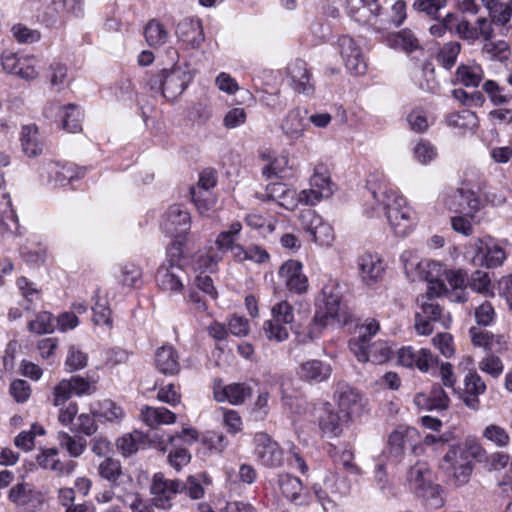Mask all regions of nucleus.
<instances>
[{
	"label": "nucleus",
	"instance_id": "obj_1",
	"mask_svg": "<svg viewBox=\"0 0 512 512\" xmlns=\"http://www.w3.org/2000/svg\"><path fill=\"white\" fill-rule=\"evenodd\" d=\"M481 446L474 440L451 445L440 462L447 484L453 488L467 485L473 471V459L481 454Z\"/></svg>",
	"mask_w": 512,
	"mask_h": 512
},
{
	"label": "nucleus",
	"instance_id": "obj_2",
	"mask_svg": "<svg viewBox=\"0 0 512 512\" xmlns=\"http://www.w3.org/2000/svg\"><path fill=\"white\" fill-rule=\"evenodd\" d=\"M404 269L407 275L414 279L425 280L427 282L426 299H435L446 291L442 276L443 265L436 261H406Z\"/></svg>",
	"mask_w": 512,
	"mask_h": 512
},
{
	"label": "nucleus",
	"instance_id": "obj_3",
	"mask_svg": "<svg viewBox=\"0 0 512 512\" xmlns=\"http://www.w3.org/2000/svg\"><path fill=\"white\" fill-rule=\"evenodd\" d=\"M341 299V289L337 283L330 282L325 285L318 299L316 320H325L329 324L344 322L346 310Z\"/></svg>",
	"mask_w": 512,
	"mask_h": 512
},
{
	"label": "nucleus",
	"instance_id": "obj_4",
	"mask_svg": "<svg viewBox=\"0 0 512 512\" xmlns=\"http://www.w3.org/2000/svg\"><path fill=\"white\" fill-rule=\"evenodd\" d=\"M191 217L189 212L181 205L174 204L167 210L162 224L165 233L175 238L174 246L177 254H181L183 245L190 230Z\"/></svg>",
	"mask_w": 512,
	"mask_h": 512
},
{
	"label": "nucleus",
	"instance_id": "obj_5",
	"mask_svg": "<svg viewBox=\"0 0 512 512\" xmlns=\"http://www.w3.org/2000/svg\"><path fill=\"white\" fill-rule=\"evenodd\" d=\"M350 350L359 362L371 361L382 364L388 361L393 353L392 347L386 341L369 343L366 335L357 336L350 341Z\"/></svg>",
	"mask_w": 512,
	"mask_h": 512
},
{
	"label": "nucleus",
	"instance_id": "obj_6",
	"mask_svg": "<svg viewBox=\"0 0 512 512\" xmlns=\"http://www.w3.org/2000/svg\"><path fill=\"white\" fill-rule=\"evenodd\" d=\"M300 220L303 228L310 234L314 242L323 247L332 245L335 240L332 226L316 214L314 210L308 209L301 212Z\"/></svg>",
	"mask_w": 512,
	"mask_h": 512
},
{
	"label": "nucleus",
	"instance_id": "obj_7",
	"mask_svg": "<svg viewBox=\"0 0 512 512\" xmlns=\"http://www.w3.org/2000/svg\"><path fill=\"white\" fill-rule=\"evenodd\" d=\"M310 188L302 190L304 205H315L324 198L333 194V185L330 176L323 167L316 168L310 177Z\"/></svg>",
	"mask_w": 512,
	"mask_h": 512
},
{
	"label": "nucleus",
	"instance_id": "obj_8",
	"mask_svg": "<svg viewBox=\"0 0 512 512\" xmlns=\"http://www.w3.org/2000/svg\"><path fill=\"white\" fill-rule=\"evenodd\" d=\"M192 80V75L183 66H174L170 71L163 72L160 80L162 94L168 100H174L187 88Z\"/></svg>",
	"mask_w": 512,
	"mask_h": 512
},
{
	"label": "nucleus",
	"instance_id": "obj_9",
	"mask_svg": "<svg viewBox=\"0 0 512 512\" xmlns=\"http://www.w3.org/2000/svg\"><path fill=\"white\" fill-rule=\"evenodd\" d=\"M186 274L175 260L165 261L158 269L156 282L163 291L171 293L180 292L184 288Z\"/></svg>",
	"mask_w": 512,
	"mask_h": 512
},
{
	"label": "nucleus",
	"instance_id": "obj_10",
	"mask_svg": "<svg viewBox=\"0 0 512 512\" xmlns=\"http://www.w3.org/2000/svg\"><path fill=\"white\" fill-rule=\"evenodd\" d=\"M241 230V223L236 221L230 224L228 230L220 232L215 240L217 252L212 255L202 257V266L212 271L216 264L222 259L223 254L226 251H230L237 244L236 238L240 234Z\"/></svg>",
	"mask_w": 512,
	"mask_h": 512
},
{
	"label": "nucleus",
	"instance_id": "obj_11",
	"mask_svg": "<svg viewBox=\"0 0 512 512\" xmlns=\"http://www.w3.org/2000/svg\"><path fill=\"white\" fill-rule=\"evenodd\" d=\"M153 501L161 509H169L172 506V498L181 492L179 480H168L162 473L153 476L151 487Z\"/></svg>",
	"mask_w": 512,
	"mask_h": 512
},
{
	"label": "nucleus",
	"instance_id": "obj_12",
	"mask_svg": "<svg viewBox=\"0 0 512 512\" xmlns=\"http://www.w3.org/2000/svg\"><path fill=\"white\" fill-rule=\"evenodd\" d=\"M287 73L290 86L296 93L305 96L314 94L315 83L305 61L301 59L294 60L288 65Z\"/></svg>",
	"mask_w": 512,
	"mask_h": 512
},
{
	"label": "nucleus",
	"instance_id": "obj_13",
	"mask_svg": "<svg viewBox=\"0 0 512 512\" xmlns=\"http://www.w3.org/2000/svg\"><path fill=\"white\" fill-rule=\"evenodd\" d=\"M337 44L346 68L356 75L365 73L366 62L361 48L355 40L350 36L343 35L338 38Z\"/></svg>",
	"mask_w": 512,
	"mask_h": 512
},
{
	"label": "nucleus",
	"instance_id": "obj_14",
	"mask_svg": "<svg viewBox=\"0 0 512 512\" xmlns=\"http://www.w3.org/2000/svg\"><path fill=\"white\" fill-rule=\"evenodd\" d=\"M474 261L487 268L501 266L506 260V253L502 247L491 239H478L475 242Z\"/></svg>",
	"mask_w": 512,
	"mask_h": 512
},
{
	"label": "nucleus",
	"instance_id": "obj_15",
	"mask_svg": "<svg viewBox=\"0 0 512 512\" xmlns=\"http://www.w3.org/2000/svg\"><path fill=\"white\" fill-rule=\"evenodd\" d=\"M398 362L405 367L418 368L421 372H428L438 363V358L429 349H414L411 346L403 347L398 351Z\"/></svg>",
	"mask_w": 512,
	"mask_h": 512
},
{
	"label": "nucleus",
	"instance_id": "obj_16",
	"mask_svg": "<svg viewBox=\"0 0 512 512\" xmlns=\"http://www.w3.org/2000/svg\"><path fill=\"white\" fill-rule=\"evenodd\" d=\"M394 208L388 210L385 214L387 221L395 235L404 237L409 233L412 223V210L407 205L406 199H394Z\"/></svg>",
	"mask_w": 512,
	"mask_h": 512
},
{
	"label": "nucleus",
	"instance_id": "obj_17",
	"mask_svg": "<svg viewBox=\"0 0 512 512\" xmlns=\"http://www.w3.org/2000/svg\"><path fill=\"white\" fill-rule=\"evenodd\" d=\"M378 0H347L346 13L360 25H372L380 12Z\"/></svg>",
	"mask_w": 512,
	"mask_h": 512
},
{
	"label": "nucleus",
	"instance_id": "obj_18",
	"mask_svg": "<svg viewBox=\"0 0 512 512\" xmlns=\"http://www.w3.org/2000/svg\"><path fill=\"white\" fill-rule=\"evenodd\" d=\"M278 275L290 291L300 294L307 290L308 280L302 272V264L299 261H286L280 267Z\"/></svg>",
	"mask_w": 512,
	"mask_h": 512
},
{
	"label": "nucleus",
	"instance_id": "obj_19",
	"mask_svg": "<svg viewBox=\"0 0 512 512\" xmlns=\"http://www.w3.org/2000/svg\"><path fill=\"white\" fill-rule=\"evenodd\" d=\"M266 196L275 201L279 206L287 210H294L299 204H303L302 191L297 192L294 188L284 183H271L266 187Z\"/></svg>",
	"mask_w": 512,
	"mask_h": 512
},
{
	"label": "nucleus",
	"instance_id": "obj_20",
	"mask_svg": "<svg viewBox=\"0 0 512 512\" xmlns=\"http://www.w3.org/2000/svg\"><path fill=\"white\" fill-rule=\"evenodd\" d=\"M279 487L283 496L295 505L306 506L311 501V496L308 490L303 487L300 479L292 475H281L279 477Z\"/></svg>",
	"mask_w": 512,
	"mask_h": 512
},
{
	"label": "nucleus",
	"instance_id": "obj_21",
	"mask_svg": "<svg viewBox=\"0 0 512 512\" xmlns=\"http://www.w3.org/2000/svg\"><path fill=\"white\" fill-rule=\"evenodd\" d=\"M57 455V448L42 449L36 458L37 464L43 469L53 471L59 477L70 476L76 468V463L72 460L62 462Z\"/></svg>",
	"mask_w": 512,
	"mask_h": 512
},
{
	"label": "nucleus",
	"instance_id": "obj_22",
	"mask_svg": "<svg viewBox=\"0 0 512 512\" xmlns=\"http://www.w3.org/2000/svg\"><path fill=\"white\" fill-rule=\"evenodd\" d=\"M307 115V110L301 108H294L287 113L282 120L281 129L288 139L298 140L304 135L308 126Z\"/></svg>",
	"mask_w": 512,
	"mask_h": 512
},
{
	"label": "nucleus",
	"instance_id": "obj_23",
	"mask_svg": "<svg viewBox=\"0 0 512 512\" xmlns=\"http://www.w3.org/2000/svg\"><path fill=\"white\" fill-rule=\"evenodd\" d=\"M357 264L360 277L366 284L372 285L381 280L384 266L378 255L365 253L358 258Z\"/></svg>",
	"mask_w": 512,
	"mask_h": 512
},
{
	"label": "nucleus",
	"instance_id": "obj_24",
	"mask_svg": "<svg viewBox=\"0 0 512 512\" xmlns=\"http://www.w3.org/2000/svg\"><path fill=\"white\" fill-rule=\"evenodd\" d=\"M332 373L329 363L310 359L300 364L298 375L300 379L308 383H321L326 381Z\"/></svg>",
	"mask_w": 512,
	"mask_h": 512
},
{
	"label": "nucleus",
	"instance_id": "obj_25",
	"mask_svg": "<svg viewBox=\"0 0 512 512\" xmlns=\"http://www.w3.org/2000/svg\"><path fill=\"white\" fill-rule=\"evenodd\" d=\"M155 365L157 370L163 375H177L181 370L177 350L170 345L158 348L155 353Z\"/></svg>",
	"mask_w": 512,
	"mask_h": 512
},
{
	"label": "nucleus",
	"instance_id": "obj_26",
	"mask_svg": "<svg viewBox=\"0 0 512 512\" xmlns=\"http://www.w3.org/2000/svg\"><path fill=\"white\" fill-rule=\"evenodd\" d=\"M318 425L322 435L327 438H336L342 434V419L333 410V408L326 404L318 410Z\"/></svg>",
	"mask_w": 512,
	"mask_h": 512
},
{
	"label": "nucleus",
	"instance_id": "obj_27",
	"mask_svg": "<svg viewBox=\"0 0 512 512\" xmlns=\"http://www.w3.org/2000/svg\"><path fill=\"white\" fill-rule=\"evenodd\" d=\"M40 175L43 180L54 186H64L75 177L71 166L62 165L57 162L43 164L40 168Z\"/></svg>",
	"mask_w": 512,
	"mask_h": 512
},
{
	"label": "nucleus",
	"instance_id": "obj_28",
	"mask_svg": "<svg viewBox=\"0 0 512 512\" xmlns=\"http://www.w3.org/2000/svg\"><path fill=\"white\" fill-rule=\"evenodd\" d=\"M20 143L23 153L30 158L37 157L44 151V141L35 124L22 126L20 131Z\"/></svg>",
	"mask_w": 512,
	"mask_h": 512
},
{
	"label": "nucleus",
	"instance_id": "obj_29",
	"mask_svg": "<svg viewBox=\"0 0 512 512\" xmlns=\"http://www.w3.org/2000/svg\"><path fill=\"white\" fill-rule=\"evenodd\" d=\"M259 443L257 455L261 462L268 467H277L282 462V451L278 444L272 441L266 434L256 436Z\"/></svg>",
	"mask_w": 512,
	"mask_h": 512
},
{
	"label": "nucleus",
	"instance_id": "obj_30",
	"mask_svg": "<svg viewBox=\"0 0 512 512\" xmlns=\"http://www.w3.org/2000/svg\"><path fill=\"white\" fill-rule=\"evenodd\" d=\"M251 388L246 384L233 383L214 389V398L218 402L228 401L232 405L244 403L251 396Z\"/></svg>",
	"mask_w": 512,
	"mask_h": 512
},
{
	"label": "nucleus",
	"instance_id": "obj_31",
	"mask_svg": "<svg viewBox=\"0 0 512 512\" xmlns=\"http://www.w3.org/2000/svg\"><path fill=\"white\" fill-rule=\"evenodd\" d=\"M176 34L183 42L193 48L204 41V33L199 21L183 20L177 25Z\"/></svg>",
	"mask_w": 512,
	"mask_h": 512
},
{
	"label": "nucleus",
	"instance_id": "obj_32",
	"mask_svg": "<svg viewBox=\"0 0 512 512\" xmlns=\"http://www.w3.org/2000/svg\"><path fill=\"white\" fill-rule=\"evenodd\" d=\"M141 419L151 428L160 425L173 424L176 421V414L164 407L144 406L140 413Z\"/></svg>",
	"mask_w": 512,
	"mask_h": 512
},
{
	"label": "nucleus",
	"instance_id": "obj_33",
	"mask_svg": "<svg viewBox=\"0 0 512 512\" xmlns=\"http://www.w3.org/2000/svg\"><path fill=\"white\" fill-rule=\"evenodd\" d=\"M417 431L413 428L397 429L393 431L388 439L389 453L398 459L404 453L406 446L411 445V441L415 438Z\"/></svg>",
	"mask_w": 512,
	"mask_h": 512
},
{
	"label": "nucleus",
	"instance_id": "obj_34",
	"mask_svg": "<svg viewBox=\"0 0 512 512\" xmlns=\"http://www.w3.org/2000/svg\"><path fill=\"white\" fill-rule=\"evenodd\" d=\"M386 44L394 49H401L407 53L420 48L418 38L410 29H403L399 32L389 33L386 36Z\"/></svg>",
	"mask_w": 512,
	"mask_h": 512
},
{
	"label": "nucleus",
	"instance_id": "obj_35",
	"mask_svg": "<svg viewBox=\"0 0 512 512\" xmlns=\"http://www.w3.org/2000/svg\"><path fill=\"white\" fill-rule=\"evenodd\" d=\"M91 412L99 420L103 419L115 424L120 423L125 417L123 408L110 399L99 401L97 405L92 408Z\"/></svg>",
	"mask_w": 512,
	"mask_h": 512
},
{
	"label": "nucleus",
	"instance_id": "obj_36",
	"mask_svg": "<svg viewBox=\"0 0 512 512\" xmlns=\"http://www.w3.org/2000/svg\"><path fill=\"white\" fill-rule=\"evenodd\" d=\"M337 484V480L329 478L324 481L323 486L320 484L314 485V493L324 512H333L336 507L333 496L338 493Z\"/></svg>",
	"mask_w": 512,
	"mask_h": 512
},
{
	"label": "nucleus",
	"instance_id": "obj_37",
	"mask_svg": "<svg viewBox=\"0 0 512 512\" xmlns=\"http://www.w3.org/2000/svg\"><path fill=\"white\" fill-rule=\"evenodd\" d=\"M338 405L345 417L358 413L362 407V397L360 393L351 388L343 387L338 395Z\"/></svg>",
	"mask_w": 512,
	"mask_h": 512
},
{
	"label": "nucleus",
	"instance_id": "obj_38",
	"mask_svg": "<svg viewBox=\"0 0 512 512\" xmlns=\"http://www.w3.org/2000/svg\"><path fill=\"white\" fill-rule=\"evenodd\" d=\"M433 480V473L426 462H417L410 467L407 473V481L413 491L422 489L423 485Z\"/></svg>",
	"mask_w": 512,
	"mask_h": 512
},
{
	"label": "nucleus",
	"instance_id": "obj_39",
	"mask_svg": "<svg viewBox=\"0 0 512 512\" xmlns=\"http://www.w3.org/2000/svg\"><path fill=\"white\" fill-rule=\"evenodd\" d=\"M146 443V436L143 432L135 430L125 434L117 440V449L124 457L135 454Z\"/></svg>",
	"mask_w": 512,
	"mask_h": 512
},
{
	"label": "nucleus",
	"instance_id": "obj_40",
	"mask_svg": "<svg viewBox=\"0 0 512 512\" xmlns=\"http://www.w3.org/2000/svg\"><path fill=\"white\" fill-rule=\"evenodd\" d=\"M484 77V71L479 64L460 65L457 67L456 81L466 87H477Z\"/></svg>",
	"mask_w": 512,
	"mask_h": 512
},
{
	"label": "nucleus",
	"instance_id": "obj_41",
	"mask_svg": "<svg viewBox=\"0 0 512 512\" xmlns=\"http://www.w3.org/2000/svg\"><path fill=\"white\" fill-rule=\"evenodd\" d=\"M62 128L69 133H78L82 130L83 113L75 104H68L62 108Z\"/></svg>",
	"mask_w": 512,
	"mask_h": 512
},
{
	"label": "nucleus",
	"instance_id": "obj_42",
	"mask_svg": "<svg viewBox=\"0 0 512 512\" xmlns=\"http://www.w3.org/2000/svg\"><path fill=\"white\" fill-rule=\"evenodd\" d=\"M57 440L60 447L74 458L81 456L86 449V440L83 437L71 436L67 432H58Z\"/></svg>",
	"mask_w": 512,
	"mask_h": 512
},
{
	"label": "nucleus",
	"instance_id": "obj_43",
	"mask_svg": "<svg viewBox=\"0 0 512 512\" xmlns=\"http://www.w3.org/2000/svg\"><path fill=\"white\" fill-rule=\"evenodd\" d=\"M98 473L114 486L118 485L124 477L120 462L112 458H106L99 464Z\"/></svg>",
	"mask_w": 512,
	"mask_h": 512
},
{
	"label": "nucleus",
	"instance_id": "obj_44",
	"mask_svg": "<svg viewBox=\"0 0 512 512\" xmlns=\"http://www.w3.org/2000/svg\"><path fill=\"white\" fill-rule=\"evenodd\" d=\"M262 331L269 341L280 343L289 338L290 327L270 318L264 321Z\"/></svg>",
	"mask_w": 512,
	"mask_h": 512
},
{
	"label": "nucleus",
	"instance_id": "obj_45",
	"mask_svg": "<svg viewBox=\"0 0 512 512\" xmlns=\"http://www.w3.org/2000/svg\"><path fill=\"white\" fill-rule=\"evenodd\" d=\"M482 52L488 59L499 62H506L511 55L509 44L503 40L486 41Z\"/></svg>",
	"mask_w": 512,
	"mask_h": 512
},
{
	"label": "nucleus",
	"instance_id": "obj_46",
	"mask_svg": "<svg viewBox=\"0 0 512 512\" xmlns=\"http://www.w3.org/2000/svg\"><path fill=\"white\" fill-rule=\"evenodd\" d=\"M420 314L426 316V318L433 322H439L443 327H448L451 319L449 315H445L443 309L435 299H426L421 303Z\"/></svg>",
	"mask_w": 512,
	"mask_h": 512
},
{
	"label": "nucleus",
	"instance_id": "obj_47",
	"mask_svg": "<svg viewBox=\"0 0 512 512\" xmlns=\"http://www.w3.org/2000/svg\"><path fill=\"white\" fill-rule=\"evenodd\" d=\"M414 492L431 508H438L443 505V498L441 496L442 489L440 485L433 480L429 484L423 485L422 489H417Z\"/></svg>",
	"mask_w": 512,
	"mask_h": 512
},
{
	"label": "nucleus",
	"instance_id": "obj_48",
	"mask_svg": "<svg viewBox=\"0 0 512 512\" xmlns=\"http://www.w3.org/2000/svg\"><path fill=\"white\" fill-rule=\"evenodd\" d=\"M293 166L290 164L289 155L286 152L275 157L268 166L263 169V174L267 177L271 175L285 177L291 172Z\"/></svg>",
	"mask_w": 512,
	"mask_h": 512
},
{
	"label": "nucleus",
	"instance_id": "obj_49",
	"mask_svg": "<svg viewBox=\"0 0 512 512\" xmlns=\"http://www.w3.org/2000/svg\"><path fill=\"white\" fill-rule=\"evenodd\" d=\"M144 36L149 46L159 47L166 43L168 33L163 25L152 20L147 24L144 30Z\"/></svg>",
	"mask_w": 512,
	"mask_h": 512
},
{
	"label": "nucleus",
	"instance_id": "obj_50",
	"mask_svg": "<svg viewBox=\"0 0 512 512\" xmlns=\"http://www.w3.org/2000/svg\"><path fill=\"white\" fill-rule=\"evenodd\" d=\"M9 500L17 506L25 507L35 498V492L27 483L14 485L8 494Z\"/></svg>",
	"mask_w": 512,
	"mask_h": 512
},
{
	"label": "nucleus",
	"instance_id": "obj_51",
	"mask_svg": "<svg viewBox=\"0 0 512 512\" xmlns=\"http://www.w3.org/2000/svg\"><path fill=\"white\" fill-rule=\"evenodd\" d=\"M328 325L330 324L325 320H316L315 315L308 325L300 327L295 333L299 342L306 343L318 338L322 330Z\"/></svg>",
	"mask_w": 512,
	"mask_h": 512
},
{
	"label": "nucleus",
	"instance_id": "obj_52",
	"mask_svg": "<svg viewBox=\"0 0 512 512\" xmlns=\"http://www.w3.org/2000/svg\"><path fill=\"white\" fill-rule=\"evenodd\" d=\"M469 287L472 291L485 296H493L491 280L487 272L476 270L471 274Z\"/></svg>",
	"mask_w": 512,
	"mask_h": 512
},
{
	"label": "nucleus",
	"instance_id": "obj_53",
	"mask_svg": "<svg viewBox=\"0 0 512 512\" xmlns=\"http://www.w3.org/2000/svg\"><path fill=\"white\" fill-rule=\"evenodd\" d=\"M449 124L464 131H473L477 127V117L470 110H462L449 117Z\"/></svg>",
	"mask_w": 512,
	"mask_h": 512
},
{
	"label": "nucleus",
	"instance_id": "obj_54",
	"mask_svg": "<svg viewBox=\"0 0 512 512\" xmlns=\"http://www.w3.org/2000/svg\"><path fill=\"white\" fill-rule=\"evenodd\" d=\"M88 355L77 346H70L65 361V367L68 372L81 370L87 366Z\"/></svg>",
	"mask_w": 512,
	"mask_h": 512
},
{
	"label": "nucleus",
	"instance_id": "obj_55",
	"mask_svg": "<svg viewBox=\"0 0 512 512\" xmlns=\"http://www.w3.org/2000/svg\"><path fill=\"white\" fill-rule=\"evenodd\" d=\"M483 437L499 448L507 447L510 442L508 432L497 424L488 425L483 431Z\"/></svg>",
	"mask_w": 512,
	"mask_h": 512
},
{
	"label": "nucleus",
	"instance_id": "obj_56",
	"mask_svg": "<svg viewBox=\"0 0 512 512\" xmlns=\"http://www.w3.org/2000/svg\"><path fill=\"white\" fill-rule=\"evenodd\" d=\"M271 318L290 327L294 321V307L287 300H281L272 306Z\"/></svg>",
	"mask_w": 512,
	"mask_h": 512
},
{
	"label": "nucleus",
	"instance_id": "obj_57",
	"mask_svg": "<svg viewBox=\"0 0 512 512\" xmlns=\"http://www.w3.org/2000/svg\"><path fill=\"white\" fill-rule=\"evenodd\" d=\"M460 50V43L455 41L447 42L440 49L437 59L444 68L450 69L455 64Z\"/></svg>",
	"mask_w": 512,
	"mask_h": 512
},
{
	"label": "nucleus",
	"instance_id": "obj_58",
	"mask_svg": "<svg viewBox=\"0 0 512 512\" xmlns=\"http://www.w3.org/2000/svg\"><path fill=\"white\" fill-rule=\"evenodd\" d=\"M483 91L488 95L491 102L495 105H502L508 103L512 95L505 93L504 88L500 87L497 82L487 80L483 86Z\"/></svg>",
	"mask_w": 512,
	"mask_h": 512
},
{
	"label": "nucleus",
	"instance_id": "obj_59",
	"mask_svg": "<svg viewBox=\"0 0 512 512\" xmlns=\"http://www.w3.org/2000/svg\"><path fill=\"white\" fill-rule=\"evenodd\" d=\"M469 334L472 344L474 346L483 348L484 350H492L495 343H498L492 333L477 327H471Z\"/></svg>",
	"mask_w": 512,
	"mask_h": 512
},
{
	"label": "nucleus",
	"instance_id": "obj_60",
	"mask_svg": "<svg viewBox=\"0 0 512 512\" xmlns=\"http://www.w3.org/2000/svg\"><path fill=\"white\" fill-rule=\"evenodd\" d=\"M245 222L249 227L260 230L263 236H267L275 230L276 221L268 220L258 213L247 214Z\"/></svg>",
	"mask_w": 512,
	"mask_h": 512
},
{
	"label": "nucleus",
	"instance_id": "obj_61",
	"mask_svg": "<svg viewBox=\"0 0 512 512\" xmlns=\"http://www.w3.org/2000/svg\"><path fill=\"white\" fill-rule=\"evenodd\" d=\"M28 329L32 333L46 334L54 330L52 315L48 312H41L36 315L35 319L28 323Z\"/></svg>",
	"mask_w": 512,
	"mask_h": 512
},
{
	"label": "nucleus",
	"instance_id": "obj_62",
	"mask_svg": "<svg viewBox=\"0 0 512 512\" xmlns=\"http://www.w3.org/2000/svg\"><path fill=\"white\" fill-rule=\"evenodd\" d=\"M12 33L17 42L23 44H32L40 40L41 34L36 29H31L24 24H15L12 27Z\"/></svg>",
	"mask_w": 512,
	"mask_h": 512
},
{
	"label": "nucleus",
	"instance_id": "obj_63",
	"mask_svg": "<svg viewBox=\"0 0 512 512\" xmlns=\"http://www.w3.org/2000/svg\"><path fill=\"white\" fill-rule=\"evenodd\" d=\"M74 395L68 379H62L52 391V404L56 407L65 404Z\"/></svg>",
	"mask_w": 512,
	"mask_h": 512
},
{
	"label": "nucleus",
	"instance_id": "obj_64",
	"mask_svg": "<svg viewBox=\"0 0 512 512\" xmlns=\"http://www.w3.org/2000/svg\"><path fill=\"white\" fill-rule=\"evenodd\" d=\"M414 155L418 162L427 165L437 158L438 152L436 147L430 142L420 141L414 147Z\"/></svg>",
	"mask_w": 512,
	"mask_h": 512
}]
</instances>
